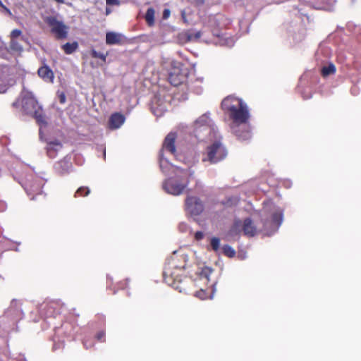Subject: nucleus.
<instances>
[{
    "label": "nucleus",
    "instance_id": "f257e3e1",
    "mask_svg": "<svg viewBox=\"0 0 361 361\" xmlns=\"http://www.w3.org/2000/svg\"><path fill=\"white\" fill-rule=\"evenodd\" d=\"M221 106L232 121L231 126L233 133L243 140L248 139L250 133L246 104L241 99L229 96L223 100Z\"/></svg>",
    "mask_w": 361,
    "mask_h": 361
},
{
    "label": "nucleus",
    "instance_id": "f03ea898",
    "mask_svg": "<svg viewBox=\"0 0 361 361\" xmlns=\"http://www.w3.org/2000/svg\"><path fill=\"white\" fill-rule=\"evenodd\" d=\"M163 172L171 174L164 182L163 188L167 193L173 195H179L185 191L188 179L193 173L189 164H187L185 168L173 165V168H168L166 171Z\"/></svg>",
    "mask_w": 361,
    "mask_h": 361
},
{
    "label": "nucleus",
    "instance_id": "7ed1b4c3",
    "mask_svg": "<svg viewBox=\"0 0 361 361\" xmlns=\"http://www.w3.org/2000/svg\"><path fill=\"white\" fill-rule=\"evenodd\" d=\"M13 106L20 108L27 114L34 116L39 125L46 123V118L43 115V111L32 92L23 90L19 99L13 103Z\"/></svg>",
    "mask_w": 361,
    "mask_h": 361
},
{
    "label": "nucleus",
    "instance_id": "20e7f679",
    "mask_svg": "<svg viewBox=\"0 0 361 361\" xmlns=\"http://www.w3.org/2000/svg\"><path fill=\"white\" fill-rule=\"evenodd\" d=\"M264 210L270 218L264 224L265 229H267V234L270 235L275 232L282 224L283 210L272 202L265 203Z\"/></svg>",
    "mask_w": 361,
    "mask_h": 361
},
{
    "label": "nucleus",
    "instance_id": "39448f33",
    "mask_svg": "<svg viewBox=\"0 0 361 361\" xmlns=\"http://www.w3.org/2000/svg\"><path fill=\"white\" fill-rule=\"evenodd\" d=\"M176 137V136L175 133H170L167 135L163 143L162 150L159 157V165L162 171H166L168 168H173V164L169 163L168 159L166 157V154L167 153H169L174 157H178L176 154L175 149Z\"/></svg>",
    "mask_w": 361,
    "mask_h": 361
},
{
    "label": "nucleus",
    "instance_id": "423d86ee",
    "mask_svg": "<svg viewBox=\"0 0 361 361\" xmlns=\"http://www.w3.org/2000/svg\"><path fill=\"white\" fill-rule=\"evenodd\" d=\"M188 71L180 62L172 61L169 69V80L174 86L184 82L187 78Z\"/></svg>",
    "mask_w": 361,
    "mask_h": 361
},
{
    "label": "nucleus",
    "instance_id": "0eeeda50",
    "mask_svg": "<svg viewBox=\"0 0 361 361\" xmlns=\"http://www.w3.org/2000/svg\"><path fill=\"white\" fill-rule=\"evenodd\" d=\"M226 154L227 152L225 147L219 141L215 140L212 145L207 147L203 161L216 163L223 159Z\"/></svg>",
    "mask_w": 361,
    "mask_h": 361
},
{
    "label": "nucleus",
    "instance_id": "6e6552de",
    "mask_svg": "<svg viewBox=\"0 0 361 361\" xmlns=\"http://www.w3.org/2000/svg\"><path fill=\"white\" fill-rule=\"evenodd\" d=\"M202 127H204V132L207 135H210L212 132V122L207 114L200 116L194 123V133L197 139L203 140L204 135H202Z\"/></svg>",
    "mask_w": 361,
    "mask_h": 361
},
{
    "label": "nucleus",
    "instance_id": "1a4fd4ad",
    "mask_svg": "<svg viewBox=\"0 0 361 361\" xmlns=\"http://www.w3.org/2000/svg\"><path fill=\"white\" fill-rule=\"evenodd\" d=\"M45 22L51 27V32L59 39L66 38L68 33V27L55 17L49 16L44 19Z\"/></svg>",
    "mask_w": 361,
    "mask_h": 361
},
{
    "label": "nucleus",
    "instance_id": "9d476101",
    "mask_svg": "<svg viewBox=\"0 0 361 361\" xmlns=\"http://www.w3.org/2000/svg\"><path fill=\"white\" fill-rule=\"evenodd\" d=\"M187 212L192 216H197L204 210L203 202L195 196H190L185 200Z\"/></svg>",
    "mask_w": 361,
    "mask_h": 361
},
{
    "label": "nucleus",
    "instance_id": "9b49d317",
    "mask_svg": "<svg viewBox=\"0 0 361 361\" xmlns=\"http://www.w3.org/2000/svg\"><path fill=\"white\" fill-rule=\"evenodd\" d=\"M180 268L176 266L174 259H172L171 262H169V267L166 268L164 272L166 282L177 288L178 286H176V281H178L179 279L178 274H176V271L180 272Z\"/></svg>",
    "mask_w": 361,
    "mask_h": 361
},
{
    "label": "nucleus",
    "instance_id": "f8f14e48",
    "mask_svg": "<svg viewBox=\"0 0 361 361\" xmlns=\"http://www.w3.org/2000/svg\"><path fill=\"white\" fill-rule=\"evenodd\" d=\"M243 229L246 235H253L255 233V228L250 219H246L243 224L240 220L235 221L231 232L238 233Z\"/></svg>",
    "mask_w": 361,
    "mask_h": 361
},
{
    "label": "nucleus",
    "instance_id": "ddd939ff",
    "mask_svg": "<svg viewBox=\"0 0 361 361\" xmlns=\"http://www.w3.org/2000/svg\"><path fill=\"white\" fill-rule=\"evenodd\" d=\"M39 76L47 82H53L54 75L53 71L48 66H42L38 70Z\"/></svg>",
    "mask_w": 361,
    "mask_h": 361
},
{
    "label": "nucleus",
    "instance_id": "4468645a",
    "mask_svg": "<svg viewBox=\"0 0 361 361\" xmlns=\"http://www.w3.org/2000/svg\"><path fill=\"white\" fill-rule=\"evenodd\" d=\"M125 122V117L123 115L116 113L111 115L109 119V127L111 129L119 128Z\"/></svg>",
    "mask_w": 361,
    "mask_h": 361
},
{
    "label": "nucleus",
    "instance_id": "2eb2a0df",
    "mask_svg": "<svg viewBox=\"0 0 361 361\" xmlns=\"http://www.w3.org/2000/svg\"><path fill=\"white\" fill-rule=\"evenodd\" d=\"M122 36L119 33L109 32L106 34V43L107 44H116L121 42Z\"/></svg>",
    "mask_w": 361,
    "mask_h": 361
},
{
    "label": "nucleus",
    "instance_id": "dca6fc26",
    "mask_svg": "<svg viewBox=\"0 0 361 361\" xmlns=\"http://www.w3.org/2000/svg\"><path fill=\"white\" fill-rule=\"evenodd\" d=\"M7 68L0 66V93H4L7 90V86L2 84L7 76Z\"/></svg>",
    "mask_w": 361,
    "mask_h": 361
},
{
    "label": "nucleus",
    "instance_id": "f3484780",
    "mask_svg": "<svg viewBox=\"0 0 361 361\" xmlns=\"http://www.w3.org/2000/svg\"><path fill=\"white\" fill-rule=\"evenodd\" d=\"M212 270L209 267H204L200 276V280L204 283L207 284L209 281V275L212 274Z\"/></svg>",
    "mask_w": 361,
    "mask_h": 361
},
{
    "label": "nucleus",
    "instance_id": "a211bd4d",
    "mask_svg": "<svg viewBox=\"0 0 361 361\" xmlns=\"http://www.w3.org/2000/svg\"><path fill=\"white\" fill-rule=\"evenodd\" d=\"M78 47V43L73 42V43H66L64 45H63V51L68 54H71L73 53Z\"/></svg>",
    "mask_w": 361,
    "mask_h": 361
},
{
    "label": "nucleus",
    "instance_id": "6ab92c4d",
    "mask_svg": "<svg viewBox=\"0 0 361 361\" xmlns=\"http://www.w3.org/2000/svg\"><path fill=\"white\" fill-rule=\"evenodd\" d=\"M207 290L204 289V288H201L200 291L197 292L196 293V297L202 299V300H204V299H207V298H212L213 297V288L211 290V291L209 292V293H206Z\"/></svg>",
    "mask_w": 361,
    "mask_h": 361
},
{
    "label": "nucleus",
    "instance_id": "aec40b11",
    "mask_svg": "<svg viewBox=\"0 0 361 361\" xmlns=\"http://www.w3.org/2000/svg\"><path fill=\"white\" fill-rule=\"evenodd\" d=\"M10 49L16 52H21L23 47L19 43L18 39H10Z\"/></svg>",
    "mask_w": 361,
    "mask_h": 361
},
{
    "label": "nucleus",
    "instance_id": "412c9836",
    "mask_svg": "<svg viewBox=\"0 0 361 361\" xmlns=\"http://www.w3.org/2000/svg\"><path fill=\"white\" fill-rule=\"evenodd\" d=\"M336 72V67L334 64L331 63L327 66L323 67L322 73L323 76L326 77Z\"/></svg>",
    "mask_w": 361,
    "mask_h": 361
},
{
    "label": "nucleus",
    "instance_id": "4be33fe9",
    "mask_svg": "<svg viewBox=\"0 0 361 361\" xmlns=\"http://www.w3.org/2000/svg\"><path fill=\"white\" fill-rule=\"evenodd\" d=\"M145 19L149 25H152L154 23V11L153 8H149L147 11Z\"/></svg>",
    "mask_w": 361,
    "mask_h": 361
},
{
    "label": "nucleus",
    "instance_id": "5701e85b",
    "mask_svg": "<svg viewBox=\"0 0 361 361\" xmlns=\"http://www.w3.org/2000/svg\"><path fill=\"white\" fill-rule=\"evenodd\" d=\"M10 39H23V36L22 35V31L18 29H15L12 30L9 35Z\"/></svg>",
    "mask_w": 361,
    "mask_h": 361
},
{
    "label": "nucleus",
    "instance_id": "b1692460",
    "mask_svg": "<svg viewBox=\"0 0 361 361\" xmlns=\"http://www.w3.org/2000/svg\"><path fill=\"white\" fill-rule=\"evenodd\" d=\"M90 55L93 58H99L103 61H106V56L108 55V53L104 54V53L97 52L95 50H92L91 52H90Z\"/></svg>",
    "mask_w": 361,
    "mask_h": 361
},
{
    "label": "nucleus",
    "instance_id": "393cba45",
    "mask_svg": "<svg viewBox=\"0 0 361 361\" xmlns=\"http://www.w3.org/2000/svg\"><path fill=\"white\" fill-rule=\"evenodd\" d=\"M224 253L229 257H233L235 255V250L230 246H224L223 248Z\"/></svg>",
    "mask_w": 361,
    "mask_h": 361
},
{
    "label": "nucleus",
    "instance_id": "a878e982",
    "mask_svg": "<svg viewBox=\"0 0 361 361\" xmlns=\"http://www.w3.org/2000/svg\"><path fill=\"white\" fill-rule=\"evenodd\" d=\"M211 246L212 247L213 250H217L219 248L220 246V240L217 238H213L211 240Z\"/></svg>",
    "mask_w": 361,
    "mask_h": 361
},
{
    "label": "nucleus",
    "instance_id": "bb28decb",
    "mask_svg": "<svg viewBox=\"0 0 361 361\" xmlns=\"http://www.w3.org/2000/svg\"><path fill=\"white\" fill-rule=\"evenodd\" d=\"M201 130H202V135H204V139L202 141H204V140H212V139H213V137H214V135H215L213 129H212V133L210 135L205 134V133L204 132V127H202Z\"/></svg>",
    "mask_w": 361,
    "mask_h": 361
},
{
    "label": "nucleus",
    "instance_id": "cd10ccee",
    "mask_svg": "<svg viewBox=\"0 0 361 361\" xmlns=\"http://www.w3.org/2000/svg\"><path fill=\"white\" fill-rule=\"evenodd\" d=\"M106 4L111 6H118L120 5L119 0H106Z\"/></svg>",
    "mask_w": 361,
    "mask_h": 361
},
{
    "label": "nucleus",
    "instance_id": "c85d7f7f",
    "mask_svg": "<svg viewBox=\"0 0 361 361\" xmlns=\"http://www.w3.org/2000/svg\"><path fill=\"white\" fill-rule=\"evenodd\" d=\"M83 192H85L84 195H87L90 192V190L87 188H80L77 190L76 193L82 195Z\"/></svg>",
    "mask_w": 361,
    "mask_h": 361
},
{
    "label": "nucleus",
    "instance_id": "c756f323",
    "mask_svg": "<svg viewBox=\"0 0 361 361\" xmlns=\"http://www.w3.org/2000/svg\"><path fill=\"white\" fill-rule=\"evenodd\" d=\"M0 6H1V8H2L5 11H6V12L9 15V16H11V15H12V13H11V11H10L7 7H6V6L3 4V3H2V1H1V0H0Z\"/></svg>",
    "mask_w": 361,
    "mask_h": 361
},
{
    "label": "nucleus",
    "instance_id": "7c9ffc66",
    "mask_svg": "<svg viewBox=\"0 0 361 361\" xmlns=\"http://www.w3.org/2000/svg\"><path fill=\"white\" fill-rule=\"evenodd\" d=\"M171 15V11L169 9H165L163 13V18L164 19H167Z\"/></svg>",
    "mask_w": 361,
    "mask_h": 361
},
{
    "label": "nucleus",
    "instance_id": "2f4dec72",
    "mask_svg": "<svg viewBox=\"0 0 361 361\" xmlns=\"http://www.w3.org/2000/svg\"><path fill=\"white\" fill-rule=\"evenodd\" d=\"M200 37H201V32H195L194 36L193 35H190L189 37V39H190V40H192L193 39H198Z\"/></svg>",
    "mask_w": 361,
    "mask_h": 361
},
{
    "label": "nucleus",
    "instance_id": "473e14b6",
    "mask_svg": "<svg viewBox=\"0 0 361 361\" xmlns=\"http://www.w3.org/2000/svg\"><path fill=\"white\" fill-rule=\"evenodd\" d=\"M203 235L204 234L202 232L198 231L195 233V237L197 240H200L203 238Z\"/></svg>",
    "mask_w": 361,
    "mask_h": 361
},
{
    "label": "nucleus",
    "instance_id": "72a5a7b5",
    "mask_svg": "<svg viewBox=\"0 0 361 361\" xmlns=\"http://www.w3.org/2000/svg\"><path fill=\"white\" fill-rule=\"evenodd\" d=\"M59 100H60V102H61V103H62V104H63V103H64V102H65V101H66V97H65V95H64V94H63V93H60V94H59Z\"/></svg>",
    "mask_w": 361,
    "mask_h": 361
},
{
    "label": "nucleus",
    "instance_id": "f704fd0d",
    "mask_svg": "<svg viewBox=\"0 0 361 361\" xmlns=\"http://www.w3.org/2000/svg\"><path fill=\"white\" fill-rule=\"evenodd\" d=\"M102 337H103V333L98 334V335H97L98 339L100 340V339H102Z\"/></svg>",
    "mask_w": 361,
    "mask_h": 361
},
{
    "label": "nucleus",
    "instance_id": "c9c22d12",
    "mask_svg": "<svg viewBox=\"0 0 361 361\" xmlns=\"http://www.w3.org/2000/svg\"><path fill=\"white\" fill-rule=\"evenodd\" d=\"M110 10H109L108 8L106 9V14H109L110 13Z\"/></svg>",
    "mask_w": 361,
    "mask_h": 361
},
{
    "label": "nucleus",
    "instance_id": "e433bc0d",
    "mask_svg": "<svg viewBox=\"0 0 361 361\" xmlns=\"http://www.w3.org/2000/svg\"><path fill=\"white\" fill-rule=\"evenodd\" d=\"M154 114L155 115H157V116H160L159 114H157V112H154Z\"/></svg>",
    "mask_w": 361,
    "mask_h": 361
},
{
    "label": "nucleus",
    "instance_id": "4c0bfd02",
    "mask_svg": "<svg viewBox=\"0 0 361 361\" xmlns=\"http://www.w3.org/2000/svg\"><path fill=\"white\" fill-rule=\"evenodd\" d=\"M178 159L180 161H182V160H181V157H180H180H178Z\"/></svg>",
    "mask_w": 361,
    "mask_h": 361
}]
</instances>
